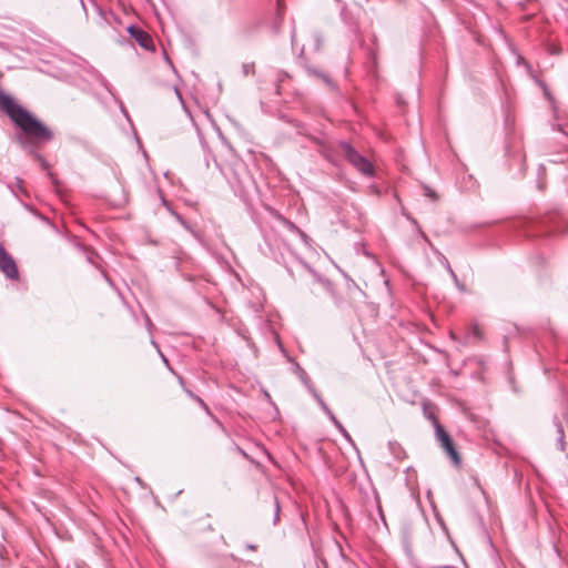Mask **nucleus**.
Returning a JSON list of instances; mask_svg holds the SVG:
<instances>
[{"label":"nucleus","instance_id":"39448f33","mask_svg":"<svg viewBox=\"0 0 568 568\" xmlns=\"http://www.w3.org/2000/svg\"><path fill=\"white\" fill-rule=\"evenodd\" d=\"M311 389L313 396L315 397L316 402L321 406V408L325 412V414L329 417V419L333 422V424L336 426V428L343 434V436L347 440H352L347 430L343 427V425L339 423V420L335 417V415L332 413V410L328 408V406L325 404L323 398L312 388V386H308Z\"/></svg>","mask_w":568,"mask_h":568},{"label":"nucleus","instance_id":"423d86ee","mask_svg":"<svg viewBox=\"0 0 568 568\" xmlns=\"http://www.w3.org/2000/svg\"><path fill=\"white\" fill-rule=\"evenodd\" d=\"M130 34L135 39V41L144 49L150 50L153 48V41L151 37L144 32L143 30L136 27H129Z\"/></svg>","mask_w":568,"mask_h":568},{"label":"nucleus","instance_id":"f03ea898","mask_svg":"<svg viewBox=\"0 0 568 568\" xmlns=\"http://www.w3.org/2000/svg\"><path fill=\"white\" fill-rule=\"evenodd\" d=\"M339 152L358 172L365 175L373 174L374 170L371 161L354 150L351 144L342 142Z\"/></svg>","mask_w":568,"mask_h":568},{"label":"nucleus","instance_id":"1a4fd4ad","mask_svg":"<svg viewBox=\"0 0 568 568\" xmlns=\"http://www.w3.org/2000/svg\"><path fill=\"white\" fill-rule=\"evenodd\" d=\"M195 399H196V400H197V402H199L203 407H205V408H206L205 404L202 402V399H201V398L195 397Z\"/></svg>","mask_w":568,"mask_h":568},{"label":"nucleus","instance_id":"9d476101","mask_svg":"<svg viewBox=\"0 0 568 568\" xmlns=\"http://www.w3.org/2000/svg\"><path fill=\"white\" fill-rule=\"evenodd\" d=\"M175 93H176L178 98L180 99V101H182V95H181V93L179 92L178 89H175Z\"/></svg>","mask_w":568,"mask_h":568},{"label":"nucleus","instance_id":"20e7f679","mask_svg":"<svg viewBox=\"0 0 568 568\" xmlns=\"http://www.w3.org/2000/svg\"><path fill=\"white\" fill-rule=\"evenodd\" d=\"M0 270L8 278H18V268L14 260L7 253L4 247L0 244Z\"/></svg>","mask_w":568,"mask_h":568},{"label":"nucleus","instance_id":"9b49d317","mask_svg":"<svg viewBox=\"0 0 568 568\" xmlns=\"http://www.w3.org/2000/svg\"><path fill=\"white\" fill-rule=\"evenodd\" d=\"M278 511H280V506H278V504H276V513H278Z\"/></svg>","mask_w":568,"mask_h":568},{"label":"nucleus","instance_id":"f257e3e1","mask_svg":"<svg viewBox=\"0 0 568 568\" xmlns=\"http://www.w3.org/2000/svg\"><path fill=\"white\" fill-rule=\"evenodd\" d=\"M0 110L6 112L12 122L32 139L44 141L51 138L50 131L42 123L1 90Z\"/></svg>","mask_w":568,"mask_h":568},{"label":"nucleus","instance_id":"0eeeda50","mask_svg":"<svg viewBox=\"0 0 568 568\" xmlns=\"http://www.w3.org/2000/svg\"><path fill=\"white\" fill-rule=\"evenodd\" d=\"M297 369L301 372V378H302V381H303L306 385H308V379H307V377H306V375H305V372H304V371H302L300 367H297Z\"/></svg>","mask_w":568,"mask_h":568},{"label":"nucleus","instance_id":"6e6552de","mask_svg":"<svg viewBox=\"0 0 568 568\" xmlns=\"http://www.w3.org/2000/svg\"><path fill=\"white\" fill-rule=\"evenodd\" d=\"M425 194H426L427 196H429V197H435V195H434L433 191H432V190H429V189H426V193H425Z\"/></svg>","mask_w":568,"mask_h":568},{"label":"nucleus","instance_id":"7ed1b4c3","mask_svg":"<svg viewBox=\"0 0 568 568\" xmlns=\"http://www.w3.org/2000/svg\"><path fill=\"white\" fill-rule=\"evenodd\" d=\"M436 437L442 446V448L445 450L447 456L450 458L452 463L455 466L460 465V456L455 448V445L450 438V436L444 430V428L440 425H436Z\"/></svg>","mask_w":568,"mask_h":568}]
</instances>
